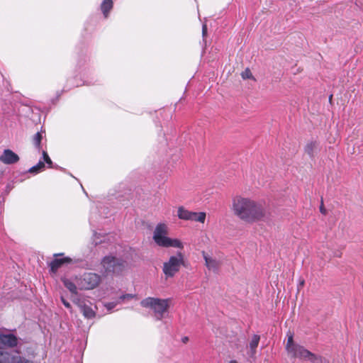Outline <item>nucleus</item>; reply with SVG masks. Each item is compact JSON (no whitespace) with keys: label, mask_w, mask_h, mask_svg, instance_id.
<instances>
[{"label":"nucleus","mask_w":363,"mask_h":363,"mask_svg":"<svg viewBox=\"0 0 363 363\" xmlns=\"http://www.w3.org/2000/svg\"><path fill=\"white\" fill-rule=\"evenodd\" d=\"M231 210L240 220L250 223L266 220L270 217L269 209L264 201L242 196L233 198Z\"/></svg>","instance_id":"1"},{"label":"nucleus","mask_w":363,"mask_h":363,"mask_svg":"<svg viewBox=\"0 0 363 363\" xmlns=\"http://www.w3.org/2000/svg\"><path fill=\"white\" fill-rule=\"evenodd\" d=\"M168 227L165 223H158L153 232L152 239L160 247L183 249L184 245L179 239L167 237Z\"/></svg>","instance_id":"2"},{"label":"nucleus","mask_w":363,"mask_h":363,"mask_svg":"<svg viewBox=\"0 0 363 363\" xmlns=\"http://www.w3.org/2000/svg\"><path fill=\"white\" fill-rule=\"evenodd\" d=\"M170 299H161L153 297H147L141 301L143 307L151 309L155 318L158 320L164 318V313L167 312L169 306Z\"/></svg>","instance_id":"3"},{"label":"nucleus","mask_w":363,"mask_h":363,"mask_svg":"<svg viewBox=\"0 0 363 363\" xmlns=\"http://www.w3.org/2000/svg\"><path fill=\"white\" fill-rule=\"evenodd\" d=\"M101 265L104 273L106 274H119L127 266L125 261L112 256H106L101 261Z\"/></svg>","instance_id":"4"},{"label":"nucleus","mask_w":363,"mask_h":363,"mask_svg":"<svg viewBox=\"0 0 363 363\" xmlns=\"http://www.w3.org/2000/svg\"><path fill=\"white\" fill-rule=\"evenodd\" d=\"M184 263V255L178 252L177 255L171 256L167 262L163 264L162 271L166 279L173 277L180 269Z\"/></svg>","instance_id":"5"},{"label":"nucleus","mask_w":363,"mask_h":363,"mask_svg":"<svg viewBox=\"0 0 363 363\" xmlns=\"http://www.w3.org/2000/svg\"><path fill=\"white\" fill-rule=\"evenodd\" d=\"M75 279L80 290L93 289L101 281L100 276L95 273H85L81 277H75Z\"/></svg>","instance_id":"6"},{"label":"nucleus","mask_w":363,"mask_h":363,"mask_svg":"<svg viewBox=\"0 0 363 363\" xmlns=\"http://www.w3.org/2000/svg\"><path fill=\"white\" fill-rule=\"evenodd\" d=\"M177 216L179 218L182 220L197 221L203 223L206 220V214L204 212L196 213L190 211L181 206L178 208Z\"/></svg>","instance_id":"7"},{"label":"nucleus","mask_w":363,"mask_h":363,"mask_svg":"<svg viewBox=\"0 0 363 363\" xmlns=\"http://www.w3.org/2000/svg\"><path fill=\"white\" fill-rule=\"evenodd\" d=\"M17 352L11 354L6 351H0V363H33L17 355Z\"/></svg>","instance_id":"8"},{"label":"nucleus","mask_w":363,"mask_h":363,"mask_svg":"<svg viewBox=\"0 0 363 363\" xmlns=\"http://www.w3.org/2000/svg\"><path fill=\"white\" fill-rule=\"evenodd\" d=\"M202 255L205 260V265L208 269L213 272H218L221 265L220 261L209 255L204 251L202 252Z\"/></svg>","instance_id":"9"},{"label":"nucleus","mask_w":363,"mask_h":363,"mask_svg":"<svg viewBox=\"0 0 363 363\" xmlns=\"http://www.w3.org/2000/svg\"><path fill=\"white\" fill-rule=\"evenodd\" d=\"M0 161L6 164H12L19 161V157L12 150L6 149L0 156Z\"/></svg>","instance_id":"10"},{"label":"nucleus","mask_w":363,"mask_h":363,"mask_svg":"<svg viewBox=\"0 0 363 363\" xmlns=\"http://www.w3.org/2000/svg\"><path fill=\"white\" fill-rule=\"evenodd\" d=\"M303 360L310 361L311 363H328L327 360L321 356L317 355L312 353L309 350H306L303 352V355L301 358Z\"/></svg>","instance_id":"11"},{"label":"nucleus","mask_w":363,"mask_h":363,"mask_svg":"<svg viewBox=\"0 0 363 363\" xmlns=\"http://www.w3.org/2000/svg\"><path fill=\"white\" fill-rule=\"evenodd\" d=\"M0 342L5 346L13 347L17 345L18 339L13 334H0Z\"/></svg>","instance_id":"12"},{"label":"nucleus","mask_w":363,"mask_h":363,"mask_svg":"<svg viewBox=\"0 0 363 363\" xmlns=\"http://www.w3.org/2000/svg\"><path fill=\"white\" fill-rule=\"evenodd\" d=\"M72 262V259L68 257H65L63 258H56L50 262V269L52 272L55 273L62 265L70 264Z\"/></svg>","instance_id":"13"},{"label":"nucleus","mask_w":363,"mask_h":363,"mask_svg":"<svg viewBox=\"0 0 363 363\" xmlns=\"http://www.w3.org/2000/svg\"><path fill=\"white\" fill-rule=\"evenodd\" d=\"M318 146L319 144L317 141H309L306 145L304 151L310 157H313L318 150Z\"/></svg>","instance_id":"14"},{"label":"nucleus","mask_w":363,"mask_h":363,"mask_svg":"<svg viewBox=\"0 0 363 363\" xmlns=\"http://www.w3.org/2000/svg\"><path fill=\"white\" fill-rule=\"evenodd\" d=\"M62 281L65 286L72 294H77V289H79V288H78V286H77V281H76L75 278L73 280L72 279H67V278H63V279H62Z\"/></svg>","instance_id":"15"},{"label":"nucleus","mask_w":363,"mask_h":363,"mask_svg":"<svg viewBox=\"0 0 363 363\" xmlns=\"http://www.w3.org/2000/svg\"><path fill=\"white\" fill-rule=\"evenodd\" d=\"M133 298L132 294H125L122 295L119 297L118 300L116 302H109L104 304V306L108 310H112L115 306H116L118 303H121V301H125V299H131Z\"/></svg>","instance_id":"16"},{"label":"nucleus","mask_w":363,"mask_h":363,"mask_svg":"<svg viewBox=\"0 0 363 363\" xmlns=\"http://www.w3.org/2000/svg\"><path fill=\"white\" fill-rule=\"evenodd\" d=\"M260 340V337L258 335H254L252 337L251 341L250 342V355L253 357L256 353V349L259 345V342Z\"/></svg>","instance_id":"17"},{"label":"nucleus","mask_w":363,"mask_h":363,"mask_svg":"<svg viewBox=\"0 0 363 363\" xmlns=\"http://www.w3.org/2000/svg\"><path fill=\"white\" fill-rule=\"evenodd\" d=\"M305 350L306 348L304 347L298 345L292 350V351L289 352V354L294 357L299 358L301 359Z\"/></svg>","instance_id":"18"},{"label":"nucleus","mask_w":363,"mask_h":363,"mask_svg":"<svg viewBox=\"0 0 363 363\" xmlns=\"http://www.w3.org/2000/svg\"><path fill=\"white\" fill-rule=\"evenodd\" d=\"M112 7H113L112 0H104L103 3L101 4V11L105 17L108 16V13L110 11V10L112 9Z\"/></svg>","instance_id":"19"},{"label":"nucleus","mask_w":363,"mask_h":363,"mask_svg":"<svg viewBox=\"0 0 363 363\" xmlns=\"http://www.w3.org/2000/svg\"><path fill=\"white\" fill-rule=\"evenodd\" d=\"M81 311L82 312L83 315L87 318H92L95 316V312L93 311V309L86 305L80 306Z\"/></svg>","instance_id":"20"},{"label":"nucleus","mask_w":363,"mask_h":363,"mask_svg":"<svg viewBox=\"0 0 363 363\" xmlns=\"http://www.w3.org/2000/svg\"><path fill=\"white\" fill-rule=\"evenodd\" d=\"M287 337H288V339H287V342H286V350L288 352V353L289 354V352L291 351H292V350L298 345H296L294 342V335L291 332H289L287 333Z\"/></svg>","instance_id":"21"},{"label":"nucleus","mask_w":363,"mask_h":363,"mask_svg":"<svg viewBox=\"0 0 363 363\" xmlns=\"http://www.w3.org/2000/svg\"><path fill=\"white\" fill-rule=\"evenodd\" d=\"M44 167H45L44 162L39 161V162L36 165L32 167L29 169V172L31 173H33V172L37 173V172L43 170L44 169Z\"/></svg>","instance_id":"22"},{"label":"nucleus","mask_w":363,"mask_h":363,"mask_svg":"<svg viewBox=\"0 0 363 363\" xmlns=\"http://www.w3.org/2000/svg\"><path fill=\"white\" fill-rule=\"evenodd\" d=\"M41 140H42V135L40 133H37L35 135H34V138H33V143L35 145V146L40 149V143H41Z\"/></svg>","instance_id":"23"},{"label":"nucleus","mask_w":363,"mask_h":363,"mask_svg":"<svg viewBox=\"0 0 363 363\" xmlns=\"http://www.w3.org/2000/svg\"><path fill=\"white\" fill-rule=\"evenodd\" d=\"M241 77L243 79H255L252 74L249 68H246L242 73Z\"/></svg>","instance_id":"24"},{"label":"nucleus","mask_w":363,"mask_h":363,"mask_svg":"<svg viewBox=\"0 0 363 363\" xmlns=\"http://www.w3.org/2000/svg\"><path fill=\"white\" fill-rule=\"evenodd\" d=\"M43 156L44 161L50 166V167H51L52 164V160L45 151L43 152Z\"/></svg>","instance_id":"25"},{"label":"nucleus","mask_w":363,"mask_h":363,"mask_svg":"<svg viewBox=\"0 0 363 363\" xmlns=\"http://www.w3.org/2000/svg\"><path fill=\"white\" fill-rule=\"evenodd\" d=\"M61 301H62V302L63 305H64L67 308H71V305H70V303H69L67 301H66V300L64 298V297H62V296L61 297Z\"/></svg>","instance_id":"26"},{"label":"nucleus","mask_w":363,"mask_h":363,"mask_svg":"<svg viewBox=\"0 0 363 363\" xmlns=\"http://www.w3.org/2000/svg\"><path fill=\"white\" fill-rule=\"evenodd\" d=\"M320 211L321 212V213H323L324 215H325L327 213L325 208H324L323 200L321 201V204L320 206Z\"/></svg>","instance_id":"27"},{"label":"nucleus","mask_w":363,"mask_h":363,"mask_svg":"<svg viewBox=\"0 0 363 363\" xmlns=\"http://www.w3.org/2000/svg\"><path fill=\"white\" fill-rule=\"evenodd\" d=\"M207 33V26L206 24H203V27H202V34L204 36Z\"/></svg>","instance_id":"28"},{"label":"nucleus","mask_w":363,"mask_h":363,"mask_svg":"<svg viewBox=\"0 0 363 363\" xmlns=\"http://www.w3.org/2000/svg\"><path fill=\"white\" fill-rule=\"evenodd\" d=\"M304 283H305L304 280H303V279H301V280L300 281V282H299V286H303L304 285Z\"/></svg>","instance_id":"29"},{"label":"nucleus","mask_w":363,"mask_h":363,"mask_svg":"<svg viewBox=\"0 0 363 363\" xmlns=\"http://www.w3.org/2000/svg\"><path fill=\"white\" fill-rule=\"evenodd\" d=\"M187 340H188V337H186L183 338L184 342H186Z\"/></svg>","instance_id":"30"},{"label":"nucleus","mask_w":363,"mask_h":363,"mask_svg":"<svg viewBox=\"0 0 363 363\" xmlns=\"http://www.w3.org/2000/svg\"><path fill=\"white\" fill-rule=\"evenodd\" d=\"M229 363H238L235 360H231Z\"/></svg>","instance_id":"31"},{"label":"nucleus","mask_w":363,"mask_h":363,"mask_svg":"<svg viewBox=\"0 0 363 363\" xmlns=\"http://www.w3.org/2000/svg\"><path fill=\"white\" fill-rule=\"evenodd\" d=\"M63 254H55V256L57 257V256H61Z\"/></svg>","instance_id":"32"},{"label":"nucleus","mask_w":363,"mask_h":363,"mask_svg":"<svg viewBox=\"0 0 363 363\" xmlns=\"http://www.w3.org/2000/svg\"><path fill=\"white\" fill-rule=\"evenodd\" d=\"M332 96H333L332 95L330 96L329 100H331Z\"/></svg>","instance_id":"33"}]
</instances>
